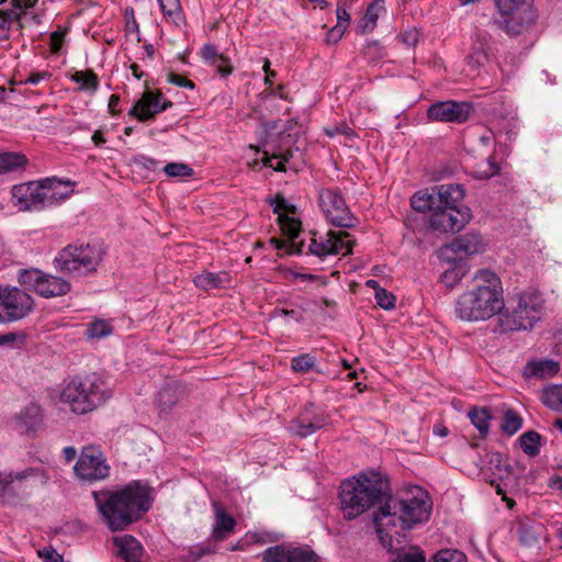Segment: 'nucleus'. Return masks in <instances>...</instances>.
Listing matches in <instances>:
<instances>
[{"label":"nucleus","instance_id":"1","mask_svg":"<svg viewBox=\"0 0 562 562\" xmlns=\"http://www.w3.org/2000/svg\"><path fill=\"white\" fill-rule=\"evenodd\" d=\"M432 503L428 493L416 486L403 497H392L373 514V522L380 543L387 551L397 550L393 538H405L404 531L428 521Z\"/></svg>","mask_w":562,"mask_h":562},{"label":"nucleus","instance_id":"2","mask_svg":"<svg viewBox=\"0 0 562 562\" xmlns=\"http://www.w3.org/2000/svg\"><path fill=\"white\" fill-rule=\"evenodd\" d=\"M92 495L102 521L111 531L126 529L151 506L149 490L139 481L116 491L93 492Z\"/></svg>","mask_w":562,"mask_h":562},{"label":"nucleus","instance_id":"3","mask_svg":"<svg viewBox=\"0 0 562 562\" xmlns=\"http://www.w3.org/2000/svg\"><path fill=\"white\" fill-rule=\"evenodd\" d=\"M504 307L499 277L490 269H480L473 277V284L456 299L453 312L462 322L477 323L501 314Z\"/></svg>","mask_w":562,"mask_h":562},{"label":"nucleus","instance_id":"4","mask_svg":"<svg viewBox=\"0 0 562 562\" xmlns=\"http://www.w3.org/2000/svg\"><path fill=\"white\" fill-rule=\"evenodd\" d=\"M389 485L381 473L370 471L347 479L340 485V505L347 520L355 519L378 504H385Z\"/></svg>","mask_w":562,"mask_h":562},{"label":"nucleus","instance_id":"5","mask_svg":"<svg viewBox=\"0 0 562 562\" xmlns=\"http://www.w3.org/2000/svg\"><path fill=\"white\" fill-rule=\"evenodd\" d=\"M103 382L97 374L72 378L63 389L60 400L76 414H87L104 401Z\"/></svg>","mask_w":562,"mask_h":562},{"label":"nucleus","instance_id":"6","mask_svg":"<svg viewBox=\"0 0 562 562\" xmlns=\"http://www.w3.org/2000/svg\"><path fill=\"white\" fill-rule=\"evenodd\" d=\"M101 259L102 252L97 246L70 244L58 252L54 266L63 273L81 277L94 272Z\"/></svg>","mask_w":562,"mask_h":562},{"label":"nucleus","instance_id":"7","mask_svg":"<svg viewBox=\"0 0 562 562\" xmlns=\"http://www.w3.org/2000/svg\"><path fill=\"white\" fill-rule=\"evenodd\" d=\"M543 308L544 301L539 293H521L516 307L499 317L501 328L503 331L531 329L541 319Z\"/></svg>","mask_w":562,"mask_h":562},{"label":"nucleus","instance_id":"8","mask_svg":"<svg viewBox=\"0 0 562 562\" xmlns=\"http://www.w3.org/2000/svg\"><path fill=\"white\" fill-rule=\"evenodd\" d=\"M465 191L457 183H445L417 191L411 199L412 207L422 213L432 209L462 210Z\"/></svg>","mask_w":562,"mask_h":562},{"label":"nucleus","instance_id":"9","mask_svg":"<svg viewBox=\"0 0 562 562\" xmlns=\"http://www.w3.org/2000/svg\"><path fill=\"white\" fill-rule=\"evenodd\" d=\"M18 281L25 289L32 290L45 299L65 295L71 288L64 278L45 273L35 268L19 270Z\"/></svg>","mask_w":562,"mask_h":562},{"label":"nucleus","instance_id":"10","mask_svg":"<svg viewBox=\"0 0 562 562\" xmlns=\"http://www.w3.org/2000/svg\"><path fill=\"white\" fill-rule=\"evenodd\" d=\"M34 299L18 286L0 284V324L26 317L34 310Z\"/></svg>","mask_w":562,"mask_h":562},{"label":"nucleus","instance_id":"11","mask_svg":"<svg viewBox=\"0 0 562 562\" xmlns=\"http://www.w3.org/2000/svg\"><path fill=\"white\" fill-rule=\"evenodd\" d=\"M502 15H509L505 20V31L509 35H518L536 22V13L529 0H494Z\"/></svg>","mask_w":562,"mask_h":562},{"label":"nucleus","instance_id":"12","mask_svg":"<svg viewBox=\"0 0 562 562\" xmlns=\"http://www.w3.org/2000/svg\"><path fill=\"white\" fill-rule=\"evenodd\" d=\"M349 237L347 232L328 231L324 235L316 234L310 240L306 254L325 259L328 256L349 255L355 246V240L346 239Z\"/></svg>","mask_w":562,"mask_h":562},{"label":"nucleus","instance_id":"13","mask_svg":"<svg viewBox=\"0 0 562 562\" xmlns=\"http://www.w3.org/2000/svg\"><path fill=\"white\" fill-rule=\"evenodd\" d=\"M322 212L334 226L350 228L356 224V218L347 206L345 199L337 189H322L318 194Z\"/></svg>","mask_w":562,"mask_h":562},{"label":"nucleus","instance_id":"14","mask_svg":"<svg viewBox=\"0 0 562 562\" xmlns=\"http://www.w3.org/2000/svg\"><path fill=\"white\" fill-rule=\"evenodd\" d=\"M76 475L88 482H95L108 477L110 467L102 452L92 446L85 447L74 467Z\"/></svg>","mask_w":562,"mask_h":562},{"label":"nucleus","instance_id":"15","mask_svg":"<svg viewBox=\"0 0 562 562\" xmlns=\"http://www.w3.org/2000/svg\"><path fill=\"white\" fill-rule=\"evenodd\" d=\"M171 106L172 102L166 99L161 91L146 89L128 111V115L146 122Z\"/></svg>","mask_w":562,"mask_h":562},{"label":"nucleus","instance_id":"16","mask_svg":"<svg viewBox=\"0 0 562 562\" xmlns=\"http://www.w3.org/2000/svg\"><path fill=\"white\" fill-rule=\"evenodd\" d=\"M429 218L430 227L441 233L460 232L471 220V210L463 206L462 210L432 209Z\"/></svg>","mask_w":562,"mask_h":562},{"label":"nucleus","instance_id":"17","mask_svg":"<svg viewBox=\"0 0 562 562\" xmlns=\"http://www.w3.org/2000/svg\"><path fill=\"white\" fill-rule=\"evenodd\" d=\"M327 423V414L310 404L304 407L296 418L291 420L288 430L293 436L306 438L325 427Z\"/></svg>","mask_w":562,"mask_h":562},{"label":"nucleus","instance_id":"18","mask_svg":"<svg viewBox=\"0 0 562 562\" xmlns=\"http://www.w3.org/2000/svg\"><path fill=\"white\" fill-rule=\"evenodd\" d=\"M471 111L470 103L448 100L431 104L427 110V116L434 122L463 123L469 119Z\"/></svg>","mask_w":562,"mask_h":562},{"label":"nucleus","instance_id":"19","mask_svg":"<svg viewBox=\"0 0 562 562\" xmlns=\"http://www.w3.org/2000/svg\"><path fill=\"white\" fill-rule=\"evenodd\" d=\"M262 562H318V558L307 548L278 544L265 550Z\"/></svg>","mask_w":562,"mask_h":562},{"label":"nucleus","instance_id":"20","mask_svg":"<svg viewBox=\"0 0 562 562\" xmlns=\"http://www.w3.org/2000/svg\"><path fill=\"white\" fill-rule=\"evenodd\" d=\"M11 194L12 203L20 211H38L44 209L40 180L13 186Z\"/></svg>","mask_w":562,"mask_h":562},{"label":"nucleus","instance_id":"21","mask_svg":"<svg viewBox=\"0 0 562 562\" xmlns=\"http://www.w3.org/2000/svg\"><path fill=\"white\" fill-rule=\"evenodd\" d=\"M40 182L41 198L43 200L44 207H49L60 203L72 191L70 181L63 182L56 177L45 178L40 180Z\"/></svg>","mask_w":562,"mask_h":562},{"label":"nucleus","instance_id":"22","mask_svg":"<svg viewBox=\"0 0 562 562\" xmlns=\"http://www.w3.org/2000/svg\"><path fill=\"white\" fill-rule=\"evenodd\" d=\"M486 244L479 233L469 232L457 236L446 248L458 256H473L482 254Z\"/></svg>","mask_w":562,"mask_h":562},{"label":"nucleus","instance_id":"23","mask_svg":"<svg viewBox=\"0 0 562 562\" xmlns=\"http://www.w3.org/2000/svg\"><path fill=\"white\" fill-rule=\"evenodd\" d=\"M184 386L176 381L168 382L161 386L155 397V405L160 414H169L175 405L184 396Z\"/></svg>","mask_w":562,"mask_h":562},{"label":"nucleus","instance_id":"24","mask_svg":"<svg viewBox=\"0 0 562 562\" xmlns=\"http://www.w3.org/2000/svg\"><path fill=\"white\" fill-rule=\"evenodd\" d=\"M560 371V363L553 359L529 360L521 369L526 380H546L555 376Z\"/></svg>","mask_w":562,"mask_h":562},{"label":"nucleus","instance_id":"25","mask_svg":"<svg viewBox=\"0 0 562 562\" xmlns=\"http://www.w3.org/2000/svg\"><path fill=\"white\" fill-rule=\"evenodd\" d=\"M24 14L20 0H11V7L0 10V41L9 38V32L12 27L22 30L21 18Z\"/></svg>","mask_w":562,"mask_h":562},{"label":"nucleus","instance_id":"26","mask_svg":"<svg viewBox=\"0 0 562 562\" xmlns=\"http://www.w3.org/2000/svg\"><path fill=\"white\" fill-rule=\"evenodd\" d=\"M113 542L117 548V555L125 562H140L143 547L136 538L130 535H124L115 537Z\"/></svg>","mask_w":562,"mask_h":562},{"label":"nucleus","instance_id":"27","mask_svg":"<svg viewBox=\"0 0 562 562\" xmlns=\"http://www.w3.org/2000/svg\"><path fill=\"white\" fill-rule=\"evenodd\" d=\"M213 508L215 512L213 537L216 540H224L234 531L236 519L228 515L218 503H214Z\"/></svg>","mask_w":562,"mask_h":562},{"label":"nucleus","instance_id":"28","mask_svg":"<svg viewBox=\"0 0 562 562\" xmlns=\"http://www.w3.org/2000/svg\"><path fill=\"white\" fill-rule=\"evenodd\" d=\"M384 12H385L384 0L372 1L368 5L363 16L358 21L357 26H356V32L358 34L363 35V34H367V33L373 31L380 15Z\"/></svg>","mask_w":562,"mask_h":562},{"label":"nucleus","instance_id":"29","mask_svg":"<svg viewBox=\"0 0 562 562\" xmlns=\"http://www.w3.org/2000/svg\"><path fill=\"white\" fill-rule=\"evenodd\" d=\"M393 540L398 549L390 551L391 553H396V557L391 562H426V557L419 548L409 547L405 550L402 547L405 538L395 536Z\"/></svg>","mask_w":562,"mask_h":562},{"label":"nucleus","instance_id":"30","mask_svg":"<svg viewBox=\"0 0 562 562\" xmlns=\"http://www.w3.org/2000/svg\"><path fill=\"white\" fill-rule=\"evenodd\" d=\"M18 420L24 431L34 430L42 422L41 407L34 403L29 404L20 413Z\"/></svg>","mask_w":562,"mask_h":562},{"label":"nucleus","instance_id":"31","mask_svg":"<svg viewBox=\"0 0 562 562\" xmlns=\"http://www.w3.org/2000/svg\"><path fill=\"white\" fill-rule=\"evenodd\" d=\"M70 80L79 85L80 91L95 93L99 89L100 81L98 76L92 70H78L70 76Z\"/></svg>","mask_w":562,"mask_h":562},{"label":"nucleus","instance_id":"32","mask_svg":"<svg viewBox=\"0 0 562 562\" xmlns=\"http://www.w3.org/2000/svg\"><path fill=\"white\" fill-rule=\"evenodd\" d=\"M491 36L481 30H477L474 35L473 54L469 57L471 61L481 65L487 59L488 43Z\"/></svg>","mask_w":562,"mask_h":562},{"label":"nucleus","instance_id":"33","mask_svg":"<svg viewBox=\"0 0 562 562\" xmlns=\"http://www.w3.org/2000/svg\"><path fill=\"white\" fill-rule=\"evenodd\" d=\"M27 164V158L20 153L5 151L0 154V176L22 169Z\"/></svg>","mask_w":562,"mask_h":562},{"label":"nucleus","instance_id":"34","mask_svg":"<svg viewBox=\"0 0 562 562\" xmlns=\"http://www.w3.org/2000/svg\"><path fill=\"white\" fill-rule=\"evenodd\" d=\"M225 278L226 273L204 272L198 274L194 278L193 282L196 288L204 291H210L222 288Z\"/></svg>","mask_w":562,"mask_h":562},{"label":"nucleus","instance_id":"35","mask_svg":"<svg viewBox=\"0 0 562 562\" xmlns=\"http://www.w3.org/2000/svg\"><path fill=\"white\" fill-rule=\"evenodd\" d=\"M469 418L479 430L481 437H486L490 430L491 414L487 408L474 407L469 412Z\"/></svg>","mask_w":562,"mask_h":562},{"label":"nucleus","instance_id":"36","mask_svg":"<svg viewBox=\"0 0 562 562\" xmlns=\"http://www.w3.org/2000/svg\"><path fill=\"white\" fill-rule=\"evenodd\" d=\"M519 443L522 451L529 457H536L540 452L541 436L535 431L529 430L519 437Z\"/></svg>","mask_w":562,"mask_h":562},{"label":"nucleus","instance_id":"37","mask_svg":"<svg viewBox=\"0 0 562 562\" xmlns=\"http://www.w3.org/2000/svg\"><path fill=\"white\" fill-rule=\"evenodd\" d=\"M291 369L296 373L319 372L316 368V357L312 353H301L291 359Z\"/></svg>","mask_w":562,"mask_h":562},{"label":"nucleus","instance_id":"38","mask_svg":"<svg viewBox=\"0 0 562 562\" xmlns=\"http://www.w3.org/2000/svg\"><path fill=\"white\" fill-rule=\"evenodd\" d=\"M541 400L547 407L562 412V385L544 387Z\"/></svg>","mask_w":562,"mask_h":562},{"label":"nucleus","instance_id":"39","mask_svg":"<svg viewBox=\"0 0 562 562\" xmlns=\"http://www.w3.org/2000/svg\"><path fill=\"white\" fill-rule=\"evenodd\" d=\"M113 333V326L109 321L95 319L88 324L86 335L89 339L105 338Z\"/></svg>","mask_w":562,"mask_h":562},{"label":"nucleus","instance_id":"40","mask_svg":"<svg viewBox=\"0 0 562 562\" xmlns=\"http://www.w3.org/2000/svg\"><path fill=\"white\" fill-rule=\"evenodd\" d=\"M164 15L172 23L179 25L182 20V10L180 0H158Z\"/></svg>","mask_w":562,"mask_h":562},{"label":"nucleus","instance_id":"41","mask_svg":"<svg viewBox=\"0 0 562 562\" xmlns=\"http://www.w3.org/2000/svg\"><path fill=\"white\" fill-rule=\"evenodd\" d=\"M337 24L329 31V37H333L335 42H338L344 33L346 32L350 22V14L346 8L338 5L336 10Z\"/></svg>","mask_w":562,"mask_h":562},{"label":"nucleus","instance_id":"42","mask_svg":"<svg viewBox=\"0 0 562 562\" xmlns=\"http://www.w3.org/2000/svg\"><path fill=\"white\" fill-rule=\"evenodd\" d=\"M40 473V469L35 468H27L20 472H10L9 474L4 475L0 473V497L3 495L4 491L8 488L9 484L13 481H22L26 480L30 476L36 475Z\"/></svg>","mask_w":562,"mask_h":562},{"label":"nucleus","instance_id":"43","mask_svg":"<svg viewBox=\"0 0 562 562\" xmlns=\"http://www.w3.org/2000/svg\"><path fill=\"white\" fill-rule=\"evenodd\" d=\"M521 427V417L515 411L508 409L503 417V423L501 425L502 430L508 436H513L518 432Z\"/></svg>","mask_w":562,"mask_h":562},{"label":"nucleus","instance_id":"44","mask_svg":"<svg viewBox=\"0 0 562 562\" xmlns=\"http://www.w3.org/2000/svg\"><path fill=\"white\" fill-rule=\"evenodd\" d=\"M200 55L205 64L209 66L217 65V61L227 63L228 57L224 54L218 53L216 46L213 44H204L200 50Z\"/></svg>","mask_w":562,"mask_h":562},{"label":"nucleus","instance_id":"45","mask_svg":"<svg viewBox=\"0 0 562 562\" xmlns=\"http://www.w3.org/2000/svg\"><path fill=\"white\" fill-rule=\"evenodd\" d=\"M518 538L522 546L533 547L538 543L539 532L536 527L528 524H521L518 527Z\"/></svg>","mask_w":562,"mask_h":562},{"label":"nucleus","instance_id":"46","mask_svg":"<svg viewBox=\"0 0 562 562\" xmlns=\"http://www.w3.org/2000/svg\"><path fill=\"white\" fill-rule=\"evenodd\" d=\"M162 170L170 178H190L194 173L193 169L183 162H169Z\"/></svg>","mask_w":562,"mask_h":562},{"label":"nucleus","instance_id":"47","mask_svg":"<svg viewBox=\"0 0 562 562\" xmlns=\"http://www.w3.org/2000/svg\"><path fill=\"white\" fill-rule=\"evenodd\" d=\"M280 228L290 241L295 240L301 232V222L294 217L280 216Z\"/></svg>","mask_w":562,"mask_h":562},{"label":"nucleus","instance_id":"48","mask_svg":"<svg viewBox=\"0 0 562 562\" xmlns=\"http://www.w3.org/2000/svg\"><path fill=\"white\" fill-rule=\"evenodd\" d=\"M498 171H499V167L496 164L494 156H488L486 161L483 165H480L473 171V175L477 179H490L493 176L497 175Z\"/></svg>","mask_w":562,"mask_h":562},{"label":"nucleus","instance_id":"49","mask_svg":"<svg viewBox=\"0 0 562 562\" xmlns=\"http://www.w3.org/2000/svg\"><path fill=\"white\" fill-rule=\"evenodd\" d=\"M432 562H468V559L460 550L443 549L435 554Z\"/></svg>","mask_w":562,"mask_h":562},{"label":"nucleus","instance_id":"50","mask_svg":"<svg viewBox=\"0 0 562 562\" xmlns=\"http://www.w3.org/2000/svg\"><path fill=\"white\" fill-rule=\"evenodd\" d=\"M271 244L278 250H284L286 255H302L304 252V243H297L295 240L284 241L281 239L272 238Z\"/></svg>","mask_w":562,"mask_h":562},{"label":"nucleus","instance_id":"51","mask_svg":"<svg viewBox=\"0 0 562 562\" xmlns=\"http://www.w3.org/2000/svg\"><path fill=\"white\" fill-rule=\"evenodd\" d=\"M465 276V271L462 267H452L450 269H447L441 274V281L448 286L453 288L456 286L462 278Z\"/></svg>","mask_w":562,"mask_h":562},{"label":"nucleus","instance_id":"52","mask_svg":"<svg viewBox=\"0 0 562 562\" xmlns=\"http://www.w3.org/2000/svg\"><path fill=\"white\" fill-rule=\"evenodd\" d=\"M374 296L376 304L381 308L390 311L395 307L396 297L385 289L378 288Z\"/></svg>","mask_w":562,"mask_h":562},{"label":"nucleus","instance_id":"53","mask_svg":"<svg viewBox=\"0 0 562 562\" xmlns=\"http://www.w3.org/2000/svg\"><path fill=\"white\" fill-rule=\"evenodd\" d=\"M53 74L48 70H36L31 71L25 78H21L18 81V85H31L37 86L43 81H48L52 78Z\"/></svg>","mask_w":562,"mask_h":562},{"label":"nucleus","instance_id":"54","mask_svg":"<svg viewBox=\"0 0 562 562\" xmlns=\"http://www.w3.org/2000/svg\"><path fill=\"white\" fill-rule=\"evenodd\" d=\"M132 161L135 166L146 169V170H149V171H155L159 166L158 160H156L155 158L148 157L144 154L135 155L133 157Z\"/></svg>","mask_w":562,"mask_h":562},{"label":"nucleus","instance_id":"55","mask_svg":"<svg viewBox=\"0 0 562 562\" xmlns=\"http://www.w3.org/2000/svg\"><path fill=\"white\" fill-rule=\"evenodd\" d=\"M167 81L184 89L193 90L195 88L193 81L175 72L168 74Z\"/></svg>","mask_w":562,"mask_h":562},{"label":"nucleus","instance_id":"56","mask_svg":"<svg viewBox=\"0 0 562 562\" xmlns=\"http://www.w3.org/2000/svg\"><path fill=\"white\" fill-rule=\"evenodd\" d=\"M65 31H54L49 35V46L53 53H58L64 44Z\"/></svg>","mask_w":562,"mask_h":562},{"label":"nucleus","instance_id":"57","mask_svg":"<svg viewBox=\"0 0 562 562\" xmlns=\"http://www.w3.org/2000/svg\"><path fill=\"white\" fill-rule=\"evenodd\" d=\"M273 317H285L289 316L293 318L296 323L303 322V314L296 310H286V308H274L272 312Z\"/></svg>","mask_w":562,"mask_h":562},{"label":"nucleus","instance_id":"58","mask_svg":"<svg viewBox=\"0 0 562 562\" xmlns=\"http://www.w3.org/2000/svg\"><path fill=\"white\" fill-rule=\"evenodd\" d=\"M490 463L495 465L496 470L499 472L498 477L503 479L502 472L508 473V465L504 461L501 453H493L490 457Z\"/></svg>","mask_w":562,"mask_h":562},{"label":"nucleus","instance_id":"59","mask_svg":"<svg viewBox=\"0 0 562 562\" xmlns=\"http://www.w3.org/2000/svg\"><path fill=\"white\" fill-rule=\"evenodd\" d=\"M40 557L45 562H64V558L52 547L44 548L40 551Z\"/></svg>","mask_w":562,"mask_h":562},{"label":"nucleus","instance_id":"60","mask_svg":"<svg viewBox=\"0 0 562 562\" xmlns=\"http://www.w3.org/2000/svg\"><path fill=\"white\" fill-rule=\"evenodd\" d=\"M212 67L215 68L216 72L222 77V78H227L229 75H232L234 68L233 66L231 65V60L228 59L227 63H221V65H212Z\"/></svg>","mask_w":562,"mask_h":562},{"label":"nucleus","instance_id":"61","mask_svg":"<svg viewBox=\"0 0 562 562\" xmlns=\"http://www.w3.org/2000/svg\"><path fill=\"white\" fill-rule=\"evenodd\" d=\"M327 134L329 136H335V135H339V134L346 135V136H352L353 135V131L349 126L344 124L341 126H336L333 130L327 131Z\"/></svg>","mask_w":562,"mask_h":562},{"label":"nucleus","instance_id":"62","mask_svg":"<svg viewBox=\"0 0 562 562\" xmlns=\"http://www.w3.org/2000/svg\"><path fill=\"white\" fill-rule=\"evenodd\" d=\"M120 103V97L117 94H111L109 99V111L110 113L116 115L119 113L117 106Z\"/></svg>","mask_w":562,"mask_h":562},{"label":"nucleus","instance_id":"63","mask_svg":"<svg viewBox=\"0 0 562 562\" xmlns=\"http://www.w3.org/2000/svg\"><path fill=\"white\" fill-rule=\"evenodd\" d=\"M271 205H273L274 213H279L280 211H284L286 209V201L282 196H277Z\"/></svg>","mask_w":562,"mask_h":562},{"label":"nucleus","instance_id":"64","mask_svg":"<svg viewBox=\"0 0 562 562\" xmlns=\"http://www.w3.org/2000/svg\"><path fill=\"white\" fill-rule=\"evenodd\" d=\"M63 454H64L65 460L67 462H70L77 457V450H76V448H74L71 446L65 447L63 449Z\"/></svg>","mask_w":562,"mask_h":562}]
</instances>
